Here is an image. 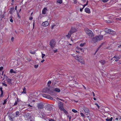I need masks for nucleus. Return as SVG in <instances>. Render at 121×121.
<instances>
[{"instance_id": "obj_1", "label": "nucleus", "mask_w": 121, "mask_h": 121, "mask_svg": "<svg viewBox=\"0 0 121 121\" xmlns=\"http://www.w3.org/2000/svg\"><path fill=\"white\" fill-rule=\"evenodd\" d=\"M103 38V35H99L95 37L92 39V43H95L102 40Z\"/></svg>"}, {"instance_id": "obj_2", "label": "nucleus", "mask_w": 121, "mask_h": 121, "mask_svg": "<svg viewBox=\"0 0 121 121\" xmlns=\"http://www.w3.org/2000/svg\"><path fill=\"white\" fill-rule=\"evenodd\" d=\"M103 38V35H99L95 37L92 39V43H95L102 40Z\"/></svg>"}, {"instance_id": "obj_3", "label": "nucleus", "mask_w": 121, "mask_h": 121, "mask_svg": "<svg viewBox=\"0 0 121 121\" xmlns=\"http://www.w3.org/2000/svg\"><path fill=\"white\" fill-rule=\"evenodd\" d=\"M85 31L86 33L90 37L92 38L94 36V35L91 30L86 29L85 30Z\"/></svg>"}, {"instance_id": "obj_4", "label": "nucleus", "mask_w": 121, "mask_h": 121, "mask_svg": "<svg viewBox=\"0 0 121 121\" xmlns=\"http://www.w3.org/2000/svg\"><path fill=\"white\" fill-rule=\"evenodd\" d=\"M105 31L106 33H109L112 35H114L116 33V32L113 30H111L108 29H105Z\"/></svg>"}, {"instance_id": "obj_5", "label": "nucleus", "mask_w": 121, "mask_h": 121, "mask_svg": "<svg viewBox=\"0 0 121 121\" xmlns=\"http://www.w3.org/2000/svg\"><path fill=\"white\" fill-rule=\"evenodd\" d=\"M56 42L54 39H52L50 41L49 45L52 48H53L56 45Z\"/></svg>"}, {"instance_id": "obj_6", "label": "nucleus", "mask_w": 121, "mask_h": 121, "mask_svg": "<svg viewBox=\"0 0 121 121\" xmlns=\"http://www.w3.org/2000/svg\"><path fill=\"white\" fill-rule=\"evenodd\" d=\"M44 105L43 103H40L38 104L37 107L38 109H41L43 108Z\"/></svg>"}, {"instance_id": "obj_7", "label": "nucleus", "mask_w": 121, "mask_h": 121, "mask_svg": "<svg viewBox=\"0 0 121 121\" xmlns=\"http://www.w3.org/2000/svg\"><path fill=\"white\" fill-rule=\"evenodd\" d=\"M63 103L60 101V102L58 104V105L59 109L60 110H62V109L64 108H63Z\"/></svg>"}, {"instance_id": "obj_8", "label": "nucleus", "mask_w": 121, "mask_h": 121, "mask_svg": "<svg viewBox=\"0 0 121 121\" xmlns=\"http://www.w3.org/2000/svg\"><path fill=\"white\" fill-rule=\"evenodd\" d=\"M77 31L76 29L75 28H72L70 31H69L70 33V34H72L73 33Z\"/></svg>"}, {"instance_id": "obj_9", "label": "nucleus", "mask_w": 121, "mask_h": 121, "mask_svg": "<svg viewBox=\"0 0 121 121\" xmlns=\"http://www.w3.org/2000/svg\"><path fill=\"white\" fill-rule=\"evenodd\" d=\"M49 24V23L48 22L45 21L42 23V25L43 26L46 27L48 26Z\"/></svg>"}, {"instance_id": "obj_10", "label": "nucleus", "mask_w": 121, "mask_h": 121, "mask_svg": "<svg viewBox=\"0 0 121 121\" xmlns=\"http://www.w3.org/2000/svg\"><path fill=\"white\" fill-rule=\"evenodd\" d=\"M51 106L49 105H47L46 106V109L48 111L51 110Z\"/></svg>"}, {"instance_id": "obj_11", "label": "nucleus", "mask_w": 121, "mask_h": 121, "mask_svg": "<svg viewBox=\"0 0 121 121\" xmlns=\"http://www.w3.org/2000/svg\"><path fill=\"white\" fill-rule=\"evenodd\" d=\"M50 91V89L46 87L44 89L43 91L45 93H49Z\"/></svg>"}, {"instance_id": "obj_12", "label": "nucleus", "mask_w": 121, "mask_h": 121, "mask_svg": "<svg viewBox=\"0 0 121 121\" xmlns=\"http://www.w3.org/2000/svg\"><path fill=\"white\" fill-rule=\"evenodd\" d=\"M10 10L9 11V13L10 14H12L15 11L14 8V7L10 8Z\"/></svg>"}, {"instance_id": "obj_13", "label": "nucleus", "mask_w": 121, "mask_h": 121, "mask_svg": "<svg viewBox=\"0 0 121 121\" xmlns=\"http://www.w3.org/2000/svg\"><path fill=\"white\" fill-rule=\"evenodd\" d=\"M48 10L46 8H43L42 11V14H45L46 13V12L48 11Z\"/></svg>"}, {"instance_id": "obj_14", "label": "nucleus", "mask_w": 121, "mask_h": 121, "mask_svg": "<svg viewBox=\"0 0 121 121\" xmlns=\"http://www.w3.org/2000/svg\"><path fill=\"white\" fill-rule=\"evenodd\" d=\"M85 11L87 13H91L90 10L88 8H86L85 9Z\"/></svg>"}, {"instance_id": "obj_15", "label": "nucleus", "mask_w": 121, "mask_h": 121, "mask_svg": "<svg viewBox=\"0 0 121 121\" xmlns=\"http://www.w3.org/2000/svg\"><path fill=\"white\" fill-rule=\"evenodd\" d=\"M7 81L8 83L10 85H12L13 84L11 82L12 80L11 79H9V78H7L6 80Z\"/></svg>"}, {"instance_id": "obj_16", "label": "nucleus", "mask_w": 121, "mask_h": 121, "mask_svg": "<svg viewBox=\"0 0 121 121\" xmlns=\"http://www.w3.org/2000/svg\"><path fill=\"white\" fill-rule=\"evenodd\" d=\"M54 91L58 92H60V90L59 88H54Z\"/></svg>"}, {"instance_id": "obj_17", "label": "nucleus", "mask_w": 121, "mask_h": 121, "mask_svg": "<svg viewBox=\"0 0 121 121\" xmlns=\"http://www.w3.org/2000/svg\"><path fill=\"white\" fill-rule=\"evenodd\" d=\"M84 112L87 113H88L90 112V111L89 109L86 108H85L84 109Z\"/></svg>"}, {"instance_id": "obj_18", "label": "nucleus", "mask_w": 121, "mask_h": 121, "mask_svg": "<svg viewBox=\"0 0 121 121\" xmlns=\"http://www.w3.org/2000/svg\"><path fill=\"white\" fill-rule=\"evenodd\" d=\"M0 90L1 92V94L0 95V96L1 97H2V96H3V92L2 90V87H0Z\"/></svg>"}, {"instance_id": "obj_19", "label": "nucleus", "mask_w": 121, "mask_h": 121, "mask_svg": "<svg viewBox=\"0 0 121 121\" xmlns=\"http://www.w3.org/2000/svg\"><path fill=\"white\" fill-rule=\"evenodd\" d=\"M16 117H17L19 116V115L20 114L19 111H17L16 112H15Z\"/></svg>"}, {"instance_id": "obj_20", "label": "nucleus", "mask_w": 121, "mask_h": 121, "mask_svg": "<svg viewBox=\"0 0 121 121\" xmlns=\"http://www.w3.org/2000/svg\"><path fill=\"white\" fill-rule=\"evenodd\" d=\"M46 98L52 100L53 99L52 97H51L50 95L46 94Z\"/></svg>"}, {"instance_id": "obj_21", "label": "nucleus", "mask_w": 121, "mask_h": 121, "mask_svg": "<svg viewBox=\"0 0 121 121\" xmlns=\"http://www.w3.org/2000/svg\"><path fill=\"white\" fill-rule=\"evenodd\" d=\"M99 62L102 65H103L105 63V61L104 60H101L99 61Z\"/></svg>"}, {"instance_id": "obj_22", "label": "nucleus", "mask_w": 121, "mask_h": 121, "mask_svg": "<svg viewBox=\"0 0 121 121\" xmlns=\"http://www.w3.org/2000/svg\"><path fill=\"white\" fill-rule=\"evenodd\" d=\"M23 91L22 92V93H24V94H26V89L25 87H24L23 89Z\"/></svg>"}, {"instance_id": "obj_23", "label": "nucleus", "mask_w": 121, "mask_h": 121, "mask_svg": "<svg viewBox=\"0 0 121 121\" xmlns=\"http://www.w3.org/2000/svg\"><path fill=\"white\" fill-rule=\"evenodd\" d=\"M35 107L33 106V107H29L28 108V109L29 111H31V110H33L34 109H35Z\"/></svg>"}, {"instance_id": "obj_24", "label": "nucleus", "mask_w": 121, "mask_h": 121, "mask_svg": "<svg viewBox=\"0 0 121 121\" xmlns=\"http://www.w3.org/2000/svg\"><path fill=\"white\" fill-rule=\"evenodd\" d=\"M113 119L112 117H111L110 118H107L106 119L107 121H112Z\"/></svg>"}, {"instance_id": "obj_25", "label": "nucleus", "mask_w": 121, "mask_h": 121, "mask_svg": "<svg viewBox=\"0 0 121 121\" xmlns=\"http://www.w3.org/2000/svg\"><path fill=\"white\" fill-rule=\"evenodd\" d=\"M78 61L80 62L82 64H83L84 63V61L82 59H81V60H79Z\"/></svg>"}, {"instance_id": "obj_26", "label": "nucleus", "mask_w": 121, "mask_h": 121, "mask_svg": "<svg viewBox=\"0 0 121 121\" xmlns=\"http://www.w3.org/2000/svg\"><path fill=\"white\" fill-rule=\"evenodd\" d=\"M71 34H70V33L69 32L68 35H66L67 37L68 38H70V37H71Z\"/></svg>"}, {"instance_id": "obj_27", "label": "nucleus", "mask_w": 121, "mask_h": 121, "mask_svg": "<svg viewBox=\"0 0 121 121\" xmlns=\"http://www.w3.org/2000/svg\"><path fill=\"white\" fill-rule=\"evenodd\" d=\"M41 115L42 117H44L45 116V114L44 113L42 112L41 113Z\"/></svg>"}, {"instance_id": "obj_28", "label": "nucleus", "mask_w": 121, "mask_h": 121, "mask_svg": "<svg viewBox=\"0 0 121 121\" xmlns=\"http://www.w3.org/2000/svg\"><path fill=\"white\" fill-rule=\"evenodd\" d=\"M57 3H59V4H61L62 2V0H57Z\"/></svg>"}, {"instance_id": "obj_29", "label": "nucleus", "mask_w": 121, "mask_h": 121, "mask_svg": "<svg viewBox=\"0 0 121 121\" xmlns=\"http://www.w3.org/2000/svg\"><path fill=\"white\" fill-rule=\"evenodd\" d=\"M51 81H49L48 82L47 84L48 87H50V85L51 84Z\"/></svg>"}, {"instance_id": "obj_30", "label": "nucleus", "mask_w": 121, "mask_h": 121, "mask_svg": "<svg viewBox=\"0 0 121 121\" xmlns=\"http://www.w3.org/2000/svg\"><path fill=\"white\" fill-rule=\"evenodd\" d=\"M61 111H63L66 114H68V112L66 111L65 110V109H64V108L62 109V110H61Z\"/></svg>"}, {"instance_id": "obj_31", "label": "nucleus", "mask_w": 121, "mask_h": 121, "mask_svg": "<svg viewBox=\"0 0 121 121\" xmlns=\"http://www.w3.org/2000/svg\"><path fill=\"white\" fill-rule=\"evenodd\" d=\"M56 83L55 82H53L52 83V86L54 87L55 86H56Z\"/></svg>"}, {"instance_id": "obj_32", "label": "nucleus", "mask_w": 121, "mask_h": 121, "mask_svg": "<svg viewBox=\"0 0 121 121\" xmlns=\"http://www.w3.org/2000/svg\"><path fill=\"white\" fill-rule=\"evenodd\" d=\"M86 44L85 43H81L80 45V46L81 47H82L84 46Z\"/></svg>"}, {"instance_id": "obj_33", "label": "nucleus", "mask_w": 121, "mask_h": 121, "mask_svg": "<svg viewBox=\"0 0 121 121\" xmlns=\"http://www.w3.org/2000/svg\"><path fill=\"white\" fill-rule=\"evenodd\" d=\"M75 59L77 60H78L79 61V60H80L78 56H76L75 57Z\"/></svg>"}, {"instance_id": "obj_34", "label": "nucleus", "mask_w": 121, "mask_h": 121, "mask_svg": "<svg viewBox=\"0 0 121 121\" xmlns=\"http://www.w3.org/2000/svg\"><path fill=\"white\" fill-rule=\"evenodd\" d=\"M10 72L11 73H15L16 72H14L13 71V70L12 69H10Z\"/></svg>"}, {"instance_id": "obj_35", "label": "nucleus", "mask_w": 121, "mask_h": 121, "mask_svg": "<svg viewBox=\"0 0 121 121\" xmlns=\"http://www.w3.org/2000/svg\"><path fill=\"white\" fill-rule=\"evenodd\" d=\"M59 84H56V86H54L53 87L54 88H57V87H59Z\"/></svg>"}, {"instance_id": "obj_36", "label": "nucleus", "mask_w": 121, "mask_h": 121, "mask_svg": "<svg viewBox=\"0 0 121 121\" xmlns=\"http://www.w3.org/2000/svg\"><path fill=\"white\" fill-rule=\"evenodd\" d=\"M8 78L7 77V76H6L5 74L4 75V78L3 80L5 78H6V79H7V78Z\"/></svg>"}, {"instance_id": "obj_37", "label": "nucleus", "mask_w": 121, "mask_h": 121, "mask_svg": "<svg viewBox=\"0 0 121 121\" xmlns=\"http://www.w3.org/2000/svg\"><path fill=\"white\" fill-rule=\"evenodd\" d=\"M17 102H18V98H17V101H16L15 102V103H14V105H16L17 104Z\"/></svg>"}, {"instance_id": "obj_38", "label": "nucleus", "mask_w": 121, "mask_h": 121, "mask_svg": "<svg viewBox=\"0 0 121 121\" xmlns=\"http://www.w3.org/2000/svg\"><path fill=\"white\" fill-rule=\"evenodd\" d=\"M72 110L73 112L74 113H76L78 112V111L74 109H73Z\"/></svg>"}, {"instance_id": "obj_39", "label": "nucleus", "mask_w": 121, "mask_h": 121, "mask_svg": "<svg viewBox=\"0 0 121 121\" xmlns=\"http://www.w3.org/2000/svg\"><path fill=\"white\" fill-rule=\"evenodd\" d=\"M106 22L108 23H110L112 22L110 20H106Z\"/></svg>"}, {"instance_id": "obj_40", "label": "nucleus", "mask_w": 121, "mask_h": 121, "mask_svg": "<svg viewBox=\"0 0 121 121\" xmlns=\"http://www.w3.org/2000/svg\"><path fill=\"white\" fill-rule=\"evenodd\" d=\"M10 18H11V19H10V21L11 22H13V20L12 19V16H11L9 17Z\"/></svg>"}, {"instance_id": "obj_41", "label": "nucleus", "mask_w": 121, "mask_h": 121, "mask_svg": "<svg viewBox=\"0 0 121 121\" xmlns=\"http://www.w3.org/2000/svg\"><path fill=\"white\" fill-rule=\"evenodd\" d=\"M30 53L31 54H34L35 53V51H30Z\"/></svg>"}, {"instance_id": "obj_42", "label": "nucleus", "mask_w": 121, "mask_h": 121, "mask_svg": "<svg viewBox=\"0 0 121 121\" xmlns=\"http://www.w3.org/2000/svg\"><path fill=\"white\" fill-rule=\"evenodd\" d=\"M42 53V58L43 59L44 58V57L45 56V55L44 54H43L42 52H41Z\"/></svg>"}, {"instance_id": "obj_43", "label": "nucleus", "mask_w": 121, "mask_h": 121, "mask_svg": "<svg viewBox=\"0 0 121 121\" xmlns=\"http://www.w3.org/2000/svg\"><path fill=\"white\" fill-rule=\"evenodd\" d=\"M104 3H106L108 2V0H101Z\"/></svg>"}, {"instance_id": "obj_44", "label": "nucleus", "mask_w": 121, "mask_h": 121, "mask_svg": "<svg viewBox=\"0 0 121 121\" xmlns=\"http://www.w3.org/2000/svg\"><path fill=\"white\" fill-rule=\"evenodd\" d=\"M88 1H87L86 2V4L84 5H83V8H84L88 4Z\"/></svg>"}, {"instance_id": "obj_45", "label": "nucleus", "mask_w": 121, "mask_h": 121, "mask_svg": "<svg viewBox=\"0 0 121 121\" xmlns=\"http://www.w3.org/2000/svg\"><path fill=\"white\" fill-rule=\"evenodd\" d=\"M116 19L117 21H121V18H116Z\"/></svg>"}, {"instance_id": "obj_46", "label": "nucleus", "mask_w": 121, "mask_h": 121, "mask_svg": "<svg viewBox=\"0 0 121 121\" xmlns=\"http://www.w3.org/2000/svg\"><path fill=\"white\" fill-rule=\"evenodd\" d=\"M17 16L19 18H20L21 17L19 16V13H18V11H17Z\"/></svg>"}, {"instance_id": "obj_47", "label": "nucleus", "mask_w": 121, "mask_h": 121, "mask_svg": "<svg viewBox=\"0 0 121 121\" xmlns=\"http://www.w3.org/2000/svg\"><path fill=\"white\" fill-rule=\"evenodd\" d=\"M6 102H7L6 99L4 100V102L3 103V104L4 105V104H6Z\"/></svg>"}, {"instance_id": "obj_48", "label": "nucleus", "mask_w": 121, "mask_h": 121, "mask_svg": "<svg viewBox=\"0 0 121 121\" xmlns=\"http://www.w3.org/2000/svg\"><path fill=\"white\" fill-rule=\"evenodd\" d=\"M38 66H39L38 65H35L34 66V67L35 68L37 69L38 68Z\"/></svg>"}, {"instance_id": "obj_49", "label": "nucleus", "mask_w": 121, "mask_h": 121, "mask_svg": "<svg viewBox=\"0 0 121 121\" xmlns=\"http://www.w3.org/2000/svg\"><path fill=\"white\" fill-rule=\"evenodd\" d=\"M42 95L45 98H46V94H43Z\"/></svg>"}, {"instance_id": "obj_50", "label": "nucleus", "mask_w": 121, "mask_h": 121, "mask_svg": "<svg viewBox=\"0 0 121 121\" xmlns=\"http://www.w3.org/2000/svg\"><path fill=\"white\" fill-rule=\"evenodd\" d=\"M2 84L3 85V86H4L6 87L7 86V85L6 84L4 83H2Z\"/></svg>"}, {"instance_id": "obj_51", "label": "nucleus", "mask_w": 121, "mask_h": 121, "mask_svg": "<svg viewBox=\"0 0 121 121\" xmlns=\"http://www.w3.org/2000/svg\"><path fill=\"white\" fill-rule=\"evenodd\" d=\"M95 105H96L97 106V107L98 108H99H99H100V107L98 105V104H97V103H95Z\"/></svg>"}, {"instance_id": "obj_52", "label": "nucleus", "mask_w": 121, "mask_h": 121, "mask_svg": "<svg viewBox=\"0 0 121 121\" xmlns=\"http://www.w3.org/2000/svg\"><path fill=\"white\" fill-rule=\"evenodd\" d=\"M3 69V67H0V71H1Z\"/></svg>"}, {"instance_id": "obj_53", "label": "nucleus", "mask_w": 121, "mask_h": 121, "mask_svg": "<svg viewBox=\"0 0 121 121\" xmlns=\"http://www.w3.org/2000/svg\"><path fill=\"white\" fill-rule=\"evenodd\" d=\"M80 114L83 117H84L85 116L84 115V114L82 113H80Z\"/></svg>"}, {"instance_id": "obj_54", "label": "nucleus", "mask_w": 121, "mask_h": 121, "mask_svg": "<svg viewBox=\"0 0 121 121\" xmlns=\"http://www.w3.org/2000/svg\"><path fill=\"white\" fill-rule=\"evenodd\" d=\"M14 38L13 37H12L11 38V41L12 42H13V41Z\"/></svg>"}, {"instance_id": "obj_55", "label": "nucleus", "mask_w": 121, "mask_h": 121, "mask_svg": "<svg viewBox=\"0 0 121 121\" xmlns=\"http://www.w3.org/2000/svg\"><path fill=\"white\" fill-rule=\"evenodd\" d=\"M56 26V25H52V27H51V29H53L54 26Z\"/></svg>"}, {"instance_id": "obj_56", "label": "nucleus", "mask_w": 121, "mask_h": 121, "mask_svg": "<svg viewBox=\"0 0 121 121\" xmlns=\"http://www.w3.org/2000/svg\"><path fill=\"white\" fill-rule=\"evenodd\" d=\"M116 58V59H118V58H119V57H118L116 56H114L113 57V58Z\"/></svg>"}, {"instance_id": "obj_57", "label": "nucleus", "mask_w": 121, "mask_h": 121, "mask_svg": "<svg viewBox=\"0 0 121 121\" xmlns=\"http://www.w3.org/2000/svg\"><path fill=\"white\" fill-rule=\"evenodd\" d=\"M77 0H73V2L74 4L77 3Z\"/></svg>"}, {"instance_id": "obj_58", "label": "nucleus", "mask_w": 121, "mask_h": 121, "mask_svg": "<svg viewBox=\"0 0 121 121\" xmlns=\"http://www.w3.org/2000/svg\"><path fill=\"white\" fill-rule=\"evenodd\" d=\"M32 19H33V17H30L29 18V19L30 20H31Z\"/></svg>"}, {"instance_id": "obj_59", "label": "nucleus", "mask_w": 121, "mask_h": 121, "mask_svg": "<svg viewBox=\"0 0 121 121\" xmlns=\"http://www.w3.org/2000/svg\"><path fill=\"white\" fill-rule=\"evenodd\" d=\"M99 48H98L96 50V51L95 52V54L98 51L99 49Z\"/></svg>"}, {"instance_id": "obj_60", "label": "nucleus", "mask_w": 121, "mask_h": 121, "mask_svg": "<svg viewBox=\"0 0 121 121\" xmlns=\"http://www.w3.org/2000/svg\"><path fill=\"white\" fill-rule=\"evenodd\" d=\"M57 51V49H56V50H55L54 51V53L56 52Z\"/></svg>"}, {"instance_id": "obj_61", "label": "nucleus", "mask_w": 121, "mask_h": 121, "mask_svg": "<svg viewBox=\"0 0 121 121\" xmlns=\"http://www.w3.org/2000/svg\"><path fill=\"white\" fill-rule=\"evenodd\" d=\"M92 93L93 94V96L94 97L95 96V94L93 92H92Z\"/></svg>"}, {"instance_id": "obj_62", "label": "nucleus", "mask_w": 121, "mask_h": 121, "mask_svg": "<svg viewBox=\"0 0 121 121\" xmlns=\"http://www.w3.org/2000/svg\"><path fill=\"white\" fill-rule=\"evenodd\" d=\"M83 7L82 8H80V12H82V9H83Z\"/></svg>"}, {"instance_id": "obj_63", "label": "nucleus", "mask_w": 121, "mask_h": 121, "mask_svg": "<svg viewBox=\"0 0 121 121\" xmlns=\"http://www.w3.org/2000/svg\"><path fill=\"white\" fill-rule=\"evenodd\" d=\"M49 121H55L54 120L52 119H51L49 120Z\"/></svg>"}, {"instance_id": "obj_64", "label": "nucleus", "mask_w": 121, "mask_h": 121, "mask_svg": "<svg viewBox=\"0 0 121 121\" xmlns=\"http://www.w3.org/2000/svg\"><path fill=\"white\" fill-rule=\"evenodd\" d=\"M4 17V15H1V17L2 18H3Z\"/></svg>"}]
</instances>
